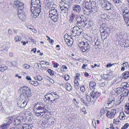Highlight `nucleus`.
Instances as JSON below:
<instances>
[{
  "mask_svg": "<svg viewBox=\"0 0 129 129\" xmlns=\"http://www.w3.org/2000/svg\"><path fill=\"white\" fill-rule=\"evenodd\" d=\"M18 92L20 94L21 99L27 98L30 100L29 98L32 96V94L30 88L26 86H24L20 88Z\"/></svg>",
  "mask_w": 129,
  "mask_h": 129,
  "instance_id": "f257e3e1",
  "label": "nucleus"
},
{
  "mask_svg": "<svg viewBox=\"0 0 129 129\" xmlns=\"http://www.w3.org/2000/svg\"><path fill=\"white\" fill-rule=\"evenodd\" d=\"M23 4L20 1H14L13 4V7L14 8L18 10V12L23 10L24 9Z\"/></svg>",
  "mask_w": 129,
  "mask_h": 129,
  "instance_id": "f03ea898",
  "label": "nucleus"
},
{
  "mask_svg": "<svg viewBox=\"0 0 129 129\" xmlns=\"http://www.w3.org/2000/svg\"><path fill=\"white\" fill-rule=\"evenodd\" d=\"M90 45V43L89 41L85 42H83L80 43L78 44V46L82 49V51L84 52L87 51H88V50H89V49L91 48Z\"/></svg>",
  "mask_w": 129,
  "mask_h": 129,
  "instance_id": "7ed1b4c3",
  "label": "nucleus"
},
{
  "mask_svg": "<svg viewBox=\"0 0 129 129\" xmlns=\"http://www.w3.org/2000/svg\"><path fill=\"white\" fill-rule=\"evenodd\" d=\"M31 11L34 14L33 17L37 18L39 15L41 10V6L38 5V7H31Z\"/></svg>",
  "mask_w": 129,
  "mask_h": 129,
  "instance_id": "20e7f679",
  "label": "nucleus"
},
{
  "mask_svg": "<svg viewBox=\"0 0 129 129\" xmlns=\"http://www.w3.org/2000/svg\"><path fill=\"white\" fill-rule=\"evenodd\" d=\"M73 28L72 35L73 36H76V35L79 36L83 32L82 29L79 28L77 26H74Z\"/></svg>",
  "mask_w": 129,
  "mask_h": 129,
  "instance_id": "39448f33",
  "label": "nucleus"
},
{
  "mask_svg": "<svg viewBox=\"0 0 129 129\" xmlns=\"http://www.w3.org/2000/svg\"><path fill=\"white\" fill-rule=\"evenodd\" d=\"M22 99V103L21 104H19L17 103V106L20 108H23L25 107L29 100V99L27 98V99Z\"/></svg>",
  "mask_w": 129,
  "mask_h": 129,
  "instance_id": "423d86ee",
  "label": "nucleus"
},
{
  "mask_svg": "<svg viewBox=\"0 0 129 129\" xmlns=\"http://www.w3.org/2000/svg\"><path fill=\"white\" fill-rule=\"evenodd\" d=\"M23 116H20L16 117L14 119V124L16 126H18L23 121Z\"/></svg>",
  "mask_w": 129,
  "mask_h": 129,
  "instance_id": "0eeeda50",
  "label": "nucleus"
},
{
  "mask_svg": "<svg viewBox=\"0 0 129 129\" xmlns=\"http://www.w3.org/2000/svg\"><path fill=\"white\" fill-rule=\"evenodd\" d=\"M107 116L109 118H113L114 117V115L116 113V110L115 109H112L111 111H107Z\"/></svg>",
  "mask_w": 129,
  "mask_h": 129,
  "instance_id": "6e6552de",
  "label": "nucleus"
},
{
  "mask_svg": "<svg viewBox=\"0 0 129 129\" xmlns=\"http://www.w3.org/2000/svg\"><path fill=\"white\" fill-rule=\"evenodd\" d=\"M35 107L37 109V111L40 110H45L44 111H47V110L45 109L43 107V104L41 103H37L35 105Z\"/></svg>",
  "mask_w": 129,
  "mask_h": 129,
  "instance_id": "1a4fd4ad",
  "label": "nucleus"
},
{
  "mask_svg": "<svg viewBox=\"0 0 129 129\" xmlns=\"http://www.w3.org/2000/svg\"><path fill=\"white\" fill-rule=\"evenodd\" d=\"M79 16H81V25H83V26L86 25L87 23L86 17L82 15H80Z\"/></svg>",
  "mask_w": 129,
  "mask_h": 129,
  "instance_id": "9d476101",
  "label": "nucleus"
},
{
  "mask_svg": "<svg viewBox=\"0 0 129 129\" xmlns=\"http://www.w3.org/2000/svg\"><path fill=\"white\" fill-rule=\"evenodd\" d=\"M33 125L31 124H25L19 128L20 129H31Z\"/></svg>",
  "mask_w": 129,
  "mask_h": 129,
  "instance_id": "9b49d317",
  "label": "nucleus"
},
{
  "mask_svg": "<svg viewBox=\"0 0 129 129\" xmlns=\"http://www.w3.org/2000/svg\"><path fill=\"white\" fill-rule=\"evenodd\" d=\"M18 16L20 19L23 21L24 20L26 19V16L23 10L20 11V12H18Z\"/></svg>",
  "mask_w": 129,
  "mask_h": 129,
  "instance_id": "f8f14e48",
  "label": "nucleus"
},
{
  "mask_svg": "<svg viewBox=\"0 0 129 129\" xmlns=\"http://www.w3.org/2000/svg\"><path fill=\"white\" fill-rule=\"evenodd\" d=\"M13 120V118L11 116H9L8 117L5 118L4 120V122L8 124L9 125L12 122Z\"/></svg>",
  "mask_w": 129,
  "mask_h": 129,
  "instance_id": "ddd939ff",
  "label": "nucleus"
},
{
  "mask_svg": "<svg viewBox=\"0 0 129 129\" xmlns=\"http://www.w3.org/2000/svg\"><path fill=\"white\" fill-rule=\"evenodd\" d=\"M69 7H66V6L61 7L60 9L61 10L60 12L62 13L68 14V10L69 9Z\"/></svg>",
  "mask_w": 129,
  "mask_h": 129,
  "instance_id": "4468645a",
  "label": "nucleus"
},
{
  "mask_svg": "<svg viewBox=\"0 0 129 129\" xmlns=\"http://www.w3.org/2000/svg\"><path fill=\"white\" fill-rule=\"evenodd\" d=\"M81 9L80 6L76 4L73 6V9L74 12H76L79 13L80 12Z\"/></svg>",
  "mask_w": 129,
  "mask_h": 129,
  "instance_id": "2eb2a0df",
  "label": "nucleus"
},
{
  "mask_svg": "<svg viewBox=\"0 0 129 129\" xmlns=\"http://www.w3.org/2000/svg\"><path fill=\"white\" fill-rule=\"evenodd\" d=\"M63 87L66 88L67 90L70 91L72 90V87L71 85L68 83H64L63 84Z\"/></svg>",
  "mask_w": 129,
  "mask_h": 129,
  "instance_id": "dca6fc26",
  "label": "nucleus"
},
{
  "mask_svg": "<svg viewBox=\"0 0 129 129\" xmlns=\"http://www.w3.org/2000/svg\"><path fill=\"white\" fill-rule=\"evenodd\" d=\"M115 98H112V99H109L108 100V102L107 104H108V106H110V107H112L114 105L115 102Z\"/></svg>",
  "mask_w": 129,
  "mask_h": 129,
  "instance_id": "f3484780",
  "label": "nucleus"
},
{
  "mask_svg": "<svg viewBox=\"0 0 129 129\" xmlns=\"http://www.w3.org/2000/svg\"><path fill=\"white\" fill-rule=\"evenodd\" d=\"M45 98L47 100H53L54 98V96L51 93H48L45 95Z\"/></svg>",
  "mask_w": 129,
  "mask_h": 129,
  "instance_id": "a211bd4d",
  "label": "nucleus"
},
{
  "mask_svg": "<svg viewBox=\"0 0 129 129\" xmlns=\"http://www.w3.org/2000/svg\"><path fill=\"white\" fill-rule=\"evenodd\" d=\"M90 95L92 99L94 100L96 99V91H92L90 93Z\"/></svg>",
  "mask_w": 129,
  "mask_h": 129,
  "instance_id": "6ab92c4d",
  "label": "nucleus"
},
{
  "mask_svg": "<svg viewBox=\"0 0 129 129\" xmlns=\"http://www.w3.org/2000/svg\"><path fill=\"white\" fill-rule=\"evenodd\" d=\"M85 8H91V7L92 3L90 2V0H85Z\"/></svg>",
  "mask_w": 129,
  "mask_h": 129,
  "instance_id": "aec40b11",
  "label": "nucleus"
},
{
  "mask_svg": "<svg viewBox=\"0 0 129 129\" xmlns=\"http://www.w3.org/2000/svg\"><path fill=\"white\" fill-rule=\"evenodd\" d=\"M38 111V112H36V115L37 116L42 117H43V115H44L46 111H43L42 112L40 111V112H39Z\"/></svg>",
  "mask_w": 129,
  "mask_h": 129,
  "instance_id": "412c9836",
  "label": "nucleus"
},
{
  "mask_svg": "<svg viewBox=\"0 0 129 129\" xmlns=\"http://www.w3.org/2000/svg\"><path fill=\"white\" fill-rule=\"evenodd\" d=\"M75 14L72 13L70 15L69 17V21L70 23H71L73 22V20L75 18Z\"/></svg>",
  "mask_w": 129,
  "mask_h": 129,
  "instance_id": "4be33fe9",
  "label": "nucleus"
},
{
  "mask_svg": "<svg viewBox=\"0 0 129 129\" xmlns=\"http://www.w3.org/2000/svg\"><path fill=\"white\" fill-rule=\"evenodd\" d=\"M81 16L79 15L77 16L76 20V23L79 26L81 25Z\"/></svg>",
  "mask_w": 129,
  "mask_h": 129,
  "instance_id": "5701e85b",
  "label": "nucleus"
},
{
  "mask_svg": "<svg viewBox=\"0 0 129 129\" xmlns=\"http://www.w3.org/2000/svg\"><path fill=\"white\" fill-rule=\"evenodd\" d=\"M59 15H55L53 16H49V17L51 19L54 21L56 22L57 21L59 18Z\"/></svg>",
  "mask_w": 129,
  "mask_h": 129,
  "instance_id": "b1692460",
  "label": "nucleus"
},
{
  "mask_svg": "<svg viewBox=\"0 0 129 129\" xmlns=\"http://www.w3.org/2000/svg\"><path fill=\"white\" fill-rule=\"evenodd\" d=\"M96 83L94 81H91L89 82V87L90 88V87H91V88H90L91 89V88H92V89H93H93H94V86H96Z\"/></svg>",
  "mask_w": 129,
  "mask_h": 129,
  "instance_id": "393cba45",
  "label": "nucleus"
},
{
  "mask_svg": "<svg viewBox=\"0 0 129 129\" xmlns=\"http://www.w3.org/2000/svg\"><path fill=\"white\" fill-rule=\"evenodd\" d=\"M122 75H123V77L124 79H127L129 77V72L125 71L122 74Z\"/></svg>",
  "mask_w": 129,
  "mask_h": 129,
  "instance_id": "a878e982",
  "label": "nucleus"
},
{
  "mask_svg": "<svg viewBox=\"0 0 129 129\" xmlns=\"http://www.w3.org/2000/svg\"><path fill=\"white\" fill-rule=\"evenodd\" d=\"M105 5V6L106 9V10H109L111 9V8L113 7V5L111 4H110L108 2V3H107Z\"/></svg>",
  "mask_w": 129,
  "mask_h": 129,
  "instance_id": "bb28decb",
  "label": "nucleus"
},
{
  "mask_svg": "<svg viewBox=\"0 0 129 129\" xmlns=\"http://www.w3.org/2000/svg\"><path fill=\"white\" fill-rule=\"evenodd\" d=\"M49 12V15L52 14H56L57 13H58L56 9L54 8L53 9L50 10Z\"/></svg>",
  "mask_w": 129,
  "mask_h": 129,
  "instance_id": "cd10ccee",
  "label": "nucleus"
},
{
  "mask_svg": "<svg viewBox=\"0 0 129 129\" xmlns=\"http://www.w3.org/2000/svg\"><path fill=\"white\" fill-rule=\"evenodd\" d=\"M71 39V40H70L69 39V37H68L66 39H65V41L67 44L70 43V44H72L73 43L72 41V40H73V39Z\"/></svg>",
  "mask_w": 129,
  "mask_h": 129,
  "instance_id": "c85d7f7f",
  "label": "nucleus"
},
{
  "mask_svg": "<svg viewBox=\"0 0 129 129\" xmlns=\"http://www.w3.org/2000/svg\"><path fill=\"white\" fill-rule=\"evenodd\" d=\"M9 126V125H8V124H7L5 122L1 125V127L2 129H5L8 128Z\"/></svg>",
  "mask_w": 129,
  "mask_h": 129,
  "instance_id": "c756f323",
  "label": "nucleus"
},
{
  "mask_svg": "<svg viewBox=\"0 0 129 129\" xmlns=\"http://www.w3.org/2000/svg\"><path fill=\"white\" fill-rule=\"evenodd\" d=\"M88 8H85V10H84L83 9V13L86 15H89L90 14V11H88Z\"/></svg>",
  "mask_w": 129,
  "mask_h": 129,
  "instance_id": "7c9ffc66",
  "label": "nucleus"
},
{
  "mask_svg": "<svg viewBox=\"0 0 129 129\" xmlns=\"http://www.w3.org/2000/svg\"><path fill=\"white\" fill-rule=\"evenodd\" d=\"M103 32H105L106 34H108L109 33L110 29L109 28L104 27L103 29H102Z\"/></svg>",
  "mask_w": 129,
  "mask_h": 129,
  "instance_id": "2f4dec72",
  "label": "nucleus"
},
{
  "mask_svg": "<svg viewBox=\"0 0 129 129\" xmlns=\"http://www.w3.org/2000/svg\"><path fill=\"white\" fill-rule=\"evenodd\" d=\"M31 7H37L36 0H31Z\"/></svg>",
  "mask_w": 129,
  "mask_h": 129,
  "instance_id": "473e14b6",
  "label": "nucleus"
},
{
  "mask_svg": "<svg viewBox=\"0 0 129 129\" xmlns=\"http://www.w3.org/2000/svg\"><path fill=\"white\" fill-rule=\"evenodd\" d=\"M11 64V65H10V66L12 67H16L17 65V63L15 61H13L12 62H9V63Z\"/></svg>",
  "mask_w": 129,
  "mask_h": 129,
  "instance_id": "72a5a7b5",
  "label": "nucleus"
},
{
  "mask_svg": "<svg viewBox=\"0 0 129 129\" xmlns=\"http://www.w3.org/2000/svg\"><path fill=\"white\" fill-rule=\"evenodd\" d=\"M97 10L95 8H93V7H91V8H89L88 9V11H89L91 12H93L94 13L96 12H97Z\"/></svg>",
  "mask_w": 129,
  "mask_h": 129,
  "instance_id": "f704fd0d",
  "label": "nucleus"
},
{
  "mask_svg": "<svg viewBox=\"0 0 129 129\" xmlns=\"http://www.w3.org/2000/svg\"><path fill=\"white\" fill-rule=\"evenodd\" d=\"M122 87H118L117 89V91L116 92V93L118 94H119L121 93L122 91Z\"/></svg>",
  "mask_w": 129,
  "mask_h": 129,
  "instance_id": "c9c22d12",
  "label": "nucleus"
},
{
  "mask_svg": "<svg viewBox=\"0 0 129 129\" xmlns=\"http://www.w3.org/2000/svg\"><path fill=\"white\" fill-rule=\"evenodd\" d=\"M29 83L34 86H37L38 84L37 82L34 81H29Z\"/></svg>",
  "mask_w": 129,
  "mask_h": 129,
  "instance_id": "e433bc0d",
  "label": "nucleus"
},
{
  "mask_svg": "<svg viewBox=\"0 0 129 129\" xmlns=\"http://www.w3.org/2000/svg\"><path fill=\"white\" fill-rule=\"evenodd\" d=\"M47 71L51 76H53L54 75V72L53 70L49 69L47 70Z\"/></svg>",
  "mask_w": 129,
  "mask_h": 129,
  "instance_id": "4c0bfd02",
  "label": "nucleus"
},
{
  "mask_svg": "<svg viewBox=\"0 0 129 129\" xmlns=\"http://www.w3.org/2000/svg\"><path fill=\"white\" fill-rule=\"evenodd\" d=\"M101 3L105 7V5L108 3V1L107 0H101Z\"/></svg>",
  "mask_w": 129,
  "mask_h": 129,
  "instance_id": "58836bf2",
  "label": "nucleus"
},
{
  "mask_svg": "<svg viewBox=\"0 0 129 129\" xmlns=\"http://www.w3.org/2000/svg\"><path fill=\"white\" fill-rule=\"evenodd\" d=\"M122 66L126 69H127L128 67H129V64L127 62H125L123 63L122 64Z\"/></svg>",
  "mask_w": 129,
  "mask_h": 129,
  "instance_id": "ea45409f",
  "label": "nucleus"
},
{
  "mask_svg": "<svg viewBox=\"0 0 129 129\" xmlns=\"http://www.w3.org/2000/svg\"><path fill=\"white\" fill-rule=\"evenodd\" d=\"M114 3H117L119 4V5H120L122 4V3L121 0H113Z\"/></svg>",
  "mask_w": 129,
  "mask_h": 129,
  "instance_id": "a19ab883",
  "label": "nucleus"
},
{
  "mask_svg": "<svg viewBox=\"0 0 129 129\" xmlns=\"http://www.w3.org/2000/svg\"><path fill=\"white\" fill-rule=\"evenodd\" d=\"M21 39L18 36H16L15 37L14 40L16 42H19L21 40Z\"/></svg>",
  "mask_w": 129,
  "mask_h": 129,
  "instance_id": "79ce46f5",
  "label": "nucleus"
},
{
  "mask_svg": "<svg viewBox=\"0 0 129 129\" xmlns=\"http://www.w3.org/2000/svg\"><path fill=\"white\" fill-rule=\"evenodd\" d=\"M124 84H125L124 86L121 87L123 89H126L125 88L126 87H129V84H128L127 83H125Z\"/></svg>",
  "mask_w": 129,
  "mask_h": 129,
  "instance_id": "37998d69",
  "label": "nucleus"
},
{
  "mask_svg": "<svg viewBox=\"0 0 129 129\" xmlns=\"http://www.w3.org/2000/svg\"><path fill=\"white\" fill-rule=\"evenodd\" d=\"M129 124L128 123H125L124 126L122 127L121 129H126L129 126Z\"/></svg>",
  "mask_w": 129,
  "mask_h": 129,
  "instance_id": "c03bdc74",
  "label": "nucleus"
},
{
  "mask_svg": "<svg viewBox=\"0 0 129 129\" xmlns=\"http://www.w3.org/2000/svg\"><path fill=\"white\" fill-rule=\"evenodd\" d=\"M105 108H103L101 109L100 111V113H101L102 114H104L106 113Z\"/></svg>",
  "mask_w": 129,
  "mask_h": 129,
  "instance_id": "a18cd8bd",
  "label": "nucleus"
},
{
  "mask_svg": "<svg viewBox=\"0 0 129 129\" xmlns=\"http://www.w3.org/2000/svg\"><path fill=\"white\" fill-rule=\"evenodd\" d=\"M125 45L126 47H129V40H127L125 42Z\"/></svg>",
  "mask_w": 129,
  "mask_h": 129,
  "instance_id": "49530a36",
  "label": "nucleus"
},
{
  "mask_svg": "<svg viewBox=\"0 0 129 129\" xmlns=\"http://www.w3.org/2000/svg\"><path fill=\"white\" fill-rule=\"evenodd\" d=\"M23 66L24 68L26 69H28L30 67V65H29L27 64H24Z\"/></svg>",
  "mask_w": 129,
  "mask_h": 129,
  "instance_id": "de8ad7c7",
  "label": "nucleus"
},
{
  "mask_svg": "<svg viewBox=\"0 0 129 129\" xmlns=\"http://www.w3.org/2000/svg\"><path fill=\"white\" fill-rule=\"evenodd\" d=\"M87 64H84L83 65L82 68V69H88V68H87Z\"/></svg>",
  "mask_w": 129,
  "mask_h": 129,
  "instance_id": "09e8293b",
  "label": "nucleus"
},
{
  "mask_svg": "<svg viewBox=\"0 0 129 129\" xmlns=\"http://www.w3.org/2000/svg\"><path fill=\"white\" fill-rule=\"evenodd\" d=\"M125 93V96H127L129 93L128 91L126 89H123Z\"/></svg>",
  "mask_w": 129,
  "mask_h": 129,
  "instance_id": "8fccbe9b",
  "label": "nucleus"
},
{
  "mask_svg": "<svg viewBox=\"0 0 129 129\" xmlns=\"http://www.w3.org/2000/svg\"><path fill=\"white\" fill-rule=\"evenodd\" d=\"M70 78L69 76L67 74L65 75V79L66 80H68Z\"/></svg>",
  "mask_w": 129,
  "mask_h": 129,
  "instance_id": "3c124183",
  "label": "nucleus"
},
{
  "mask_svg": "<svg viewBox=\"0 0 129 129\" xmlns=\"http://www.w3.org/2000/svg\"><path fill=\"white\" fill-rule=\"evenodd\" d=\"M80 76V75L78 73H77L76 74V76L75 77V79L76 80L77 79H78L79 80V77Z\"/></svg>",
  "mask_w": 129,
  "mask_h": 129,
  "instance_id": "603ef678",
  "label": "nucleus"
},
{
  "mask_svg": "<svg viewBox=\"0 0 129 129\" xmlns=\"http://www.w3.org/2000/svg\"><path fill=\"white\" fill-rule=\"evenodd\" d=\"M124 112L125 113L127 114H129V109L128 108H125V109Z\"/></svg>",
  "mask_w": 129,
  "mask_h": 129,
  "instance_id": "864d4df0",
  "label": "nucleus"
},
{
  "mask_svg": "<svg viewBox=\"0 0 129 129\" xmlns=\"http://www.w3.org/2000/svg\"><path fill=\"white\" fill-rule=\"evenodd\" d=\"M80 89L81 91L83 92H84L85 90V87L84 86H82L80 87Z\"/></svg>",
  "mask_w": 129,
  "mask_h": 129,
  "instance_id": "5fc2aeb1",
  "label": "nucleus"
},
{
  "mask_svg": "<svg viewBox=\"0 0 129 129\" xmlns=\"http://www.w3.org/2000/svg\"><path fill=\"white\" fill-rule=\"evenodd\" d=\"M37 78L38 80L39 81H41L42 80V78L40 75H37Z\"/></svg>",
  "mask_w": 129,
  "mask_h": 129,
  "instance_id": "6e6d98bb",
  "label": "nucleus"
},
{
  "mask_svg": "<svg viewBox=\"0 0 129 129\" xmlns=\"http://www.w3.org/2000/svg\"><path fill=\"white\" fill-rule=\"evenodd\" d=\"M86 100H87L89 102H90L91 101V98L89 95H87L86 96Z\"/></svg>",
  "mask_w": 129,
  "mask_h": 129,
  "instance_id": "4d7b16f0",
  "label": "nucleus"
},
{
  "mask_svg": "<svg viewBox=\"0 0 129 129\" xmlns=\"http://www.w3.org/2000/svg\"><path fill=\"white\" fill-rule=\"evenodd\" d=\"M36 3H37V6L38 7V5H40L41 6V3L40 0H36Z\"/></svg>",
  "mask_w": 129,
  "mask_h": 129,
  "instance_id": "13d9d810",
  "label": "nucleus"
},
{
  "mask_svg": "<svg viewBox=\"0 0 129 129\" xmlns=\"http://www.w3.org/2000/svg\"><path fill=\"white\" fill-rule=\"evenodd\" d=\"M100 31L101 33V35L102 37L103 36H104L105 35V34L106 33L105 32H103V31L102 30H101Z\"/></svg>",
  "mask_w": 129,
  "mask_h": 129,
  "instance_id": "bf43d9fd",
  "label": "nucleus"
},
{
  "mask_svg": "<svg viewBox=\"0 0 129 129\" xmlns=\"http://www.w3.org/2000/svg\"><path fill=\"white\" fill-rule=\"evenodd\" d=\"M99 45L100 44H99L98 42H96L94 45L95 47H96V48L98 47Z\"/></svg>",
  "mask_w": 129,
  "mask_h": 129,
  "instance_id": "052dcab7",
  "label": "nucleus"
},
{
  "mask_svg": "<svg viewBox=\"0 0 129 129\" xmlns=\"http://www.w3.org/2000/svg\"><path fill=\"white\" fill-rule=\"evenodd\" d=\"M8 32L9 34V35H12V34L13 32L10 29H9L8 30Z\"/></svg>",
  "mask_w": 129,
  "mask_h": 129,
  "instance_id": "680f3d73",
  "label": "nucleus"
},
{
  "mask_svg": "<svg viewBox=\"0 0 129 129\" xmlns=\"http://www.w3.org/2000/svg\"><path fill=\"white\" fill-rule=\"evenodd\" d=\"M25 78L26 79L28 80H31V78L29 76H28L26 77Z\"/></svg>",
  "mask_w": 129,
  "mask_h": 129,
  "instance_id": "e2e57ef3",
  "label": "nucleus"
},
{
  "mask_svg": "<svg viewBox=\"0 0 129 129\" xmlns=\"http://www.w3.org/2000/svg\"><path fill=\"white\" fill-rule=\"evenodd\" d=\"M7 47H5V45L3 46L1 48V49H2V50H5L6 49H7Z\"/></svg>",
  "mask_w": 129,
  "mask_h": 129,
  "instance_id": "0e129e2a",
  "label": "nucleus"
},
{
  "mask_svg": "<svg viewBox=\"0 0 129 129\" xmlns=\"http://www.w3.org/2000/svg\"><path fill=\"white\" fill-rule=\"evenodd\" d=\"M80 101L81 102H83V103L85 105H86V106H87V103L86 102V101L85 100H84V99H82L81 100H80Z\"/></svg>",
  "mask_w": 129,
  "mask_h": 129,
  "instance_id": "69168bd1",
  "label": "nucleus"
},
{
  "mask_svg": "<svg viewBox=\"0 0 129 129\" xmlns=\"http://www.w3.org/2000/svg\"><path fill=\"white\" fill-rule=\"evenodd\" d=\"M96 94H97V95H96V99H97L98 97H99V96H100L101 95V93H99V92L98 93L96 91Z\"/></svg>",
  "mask_w": 129,
  "mask_h": 129,
  "instance_id": "338daca9",
  "label": "nucleus"
},
{
  "mask_svg": "<svg viewBox=\"0 0 129 129\" xmlns=\"http://www.w3.org/2000/svg\"><path fill=\"white\" fill-rule=\"evenodd\" d=\"M29 29L34 33H36L37 32V31L35 29H32L31 28H29Z\"/></svg>",
  "mask_w": 129,
  "mask_h": 129,
  "instance_id": "774afa93",
  "label": "nucleus"
}]
</instances>
